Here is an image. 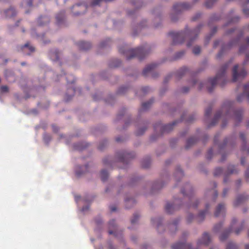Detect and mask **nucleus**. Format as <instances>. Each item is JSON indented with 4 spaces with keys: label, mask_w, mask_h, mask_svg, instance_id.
<instances>
[{
    "label": "nucleus",
    "mask_w": 249,
    "mask_h": 249,
    "mask_svg": "<svg viewBox=\"0 0 249 249\" xmlns=\"http://www.w3.org/2000/svg\"><path fill=\"white\" fill-rule=\"evenodd\" d=\"M246 58L245 61L243 62V64L244 65L247 64L248 61L249 60V53H247L246 55Z\"/></svg>",
    "instance_id": "nucleus-50"
},
{
    "label": "nucleus",
    "mask_w": 249,
    "mask_h": 249,
    "mask_svg": "<svg viewBox=\"0 0 249 249\" xmlns=\"http://www.w3.org/2000/svg\"><path fill=\"white\" fill-rule=\"evenodd\" d=\"M103 161L105 165H111L112 164V160L109 157L104 158Z\"/></svg>",
    "instance_id": "nucleus-35"
},
{
    "label": "nucleus",
    "mask_w": 249,
    "mask_h": 249,
    "mask_svg": "<svg viewBox=\"0 0 249 249\" xmlns=\"http://www.w3.org/2000/svg\"><path fill=\"white\" fill-rule=\"evenodd\" d=\"M185 52L184 51H181L180 52H178L177 53L176 58H179L181 57L182 56H183Z\"/></svg>",
    "instance_id": "nucleus-46"
},
{
    "label": "nucleus",
    "mask_w": 249,
    "mask_h": 249,
    "mask_svg": "<svg viewBox=\"0 0 249 249\" xmlns=\"http://www.w3.org/2000/svg\"><path fill=\"white\" fill-rule=\"evenodd\" d=\"M223 172V170L221 168H216L214 172V176H218L220 175Z\"/></svg>",
    "instance_id": "nucleus-36"
},
{
    "label": "nucleus",
    "mask_w": 249,
    "mask_h": 249,
    "mask_svg": "<svg viewBox=\"0 0 249 249\" xmlns=\"http://www.w3.org/2000/svg\"><path fill=\"white\" fill-rule=\"evenodd\" d=\"M243 228V226H242L241 228L235 230L234 231L235 233L236 234H238L240 233V232L242 231Z\"/></svg>",
    "instance_id": "nucleus-56"
},
{
    "label": "nucleus",
    "mask_w": 249,
    "mask_h": 249,
    "mask_svg": "<svg viewBox=\"0 0 249 249\" xmlns=\"http://www.w3.org/2000/svg\"><path fill=\"white\" fill-rule=\"evenodd\" d=\"M225 206L222 204H219L216 207L215 212L214 213V215L215 217H218L220 215L225 214Z\"/></svg>",
    "instance_id": "nucleus-17"
},
{
    "label": "nucleus",
    "mask_w": 249,
    "mask_h": 249,
    "mask_svg": "<svg viewBox=\"0 0 249 249\" xmlns=\"http://www.w3.org/2000/svg\"><path fill=\"white\" fill-rule=\"evenodd\" d=\"M211 240L210 235L206 232L203 233L202 237L198 240L197 245H201L208 246Z\"/></svg>",
    "instance_id": "nucleus-10"
},
{
    "label": "nucleus",
    "mask_w": 249,
    "mask_h": 249,
    "mask_svg": "<svg viewBox=\"0 0 249 249\" xmlns=\"http://www.w3.org/2000/svg\"><path fill=\"white\" fill-rule=\"evenodd\" d=\"M177 221L174 222L172 224L170 225L171 227L175 228L176 229L177 225Z\"/></svg>",
    "instance_id": "nucleus-58"
},
{
    "label": "nucleus",
    "mask_w": 249,
    "mask_h": 249,
    "mask_svg": "<svg viewBox=\"0 0 249 249\" xmlns=\"http://www.w3.org/2000/svg\"><path fill=\"white\" fill-rule=\"evenodd\" d=\"M188 71V69L186 68H182L180 69L177 73V77L178 78H181L184 74H185Z\"/></svg>",
    "instance_id": "nucleus-27"
},
{
    "label": "nucleus",
    "mask_w": 249,
    "mask_h": 249,
    "mask_svg": "<svg viewBox=\"0 0 249 249\" xmlns=\"http://www.w3.org/2000/svg\"><path fill=\"white\" fill-rule=\"evenodd\" d=\"M108 227L109 229L113 228L115 229L116 227L115 221L113 219L109 222Z\"/></svg>",
    "instance_id": "nucleus-41"
},
{
    "label": "nucleus",
    "mask_w": 249,
    "mask_h": 249,
    "mask_svg": "<svg viewBox=\"0 0 249 249\" xmlns=\"http://www.w3.org/2000/svg\"><path fill=\"white\" fill-rule=\"evenodd\" d=\"M243 13L247 16H249V9L244 8L243 10Z\"/></svg>",
    "instance_id": "nucleus-51"
},
{
    "label": "nucleus",
    "mask_w": 249,
    "mask_h": 249,
    "mask_svg": "<svg viewBox=\"0 0 249 249\" xmlns=\"http://www.w3.org/2000/svg\"><path fill=\"white\" fill-rule=\"evenodd\" d=\"M236 222V220L235 219H233L231 225V227L230 228V229L228 231L224 232L222 233V234L220 236V240L222 241H224L225 239H227V238L228 237L229 233L231 231L232 229H233V227L235 223Z\"/></svg>",
    "instance_id": "nucleus-14"
},
{
    "label": "nucleus",
    "mask_w": 249,
    "mask_h": 249,
    "mask_svg": "<svg viewBox=\"0 0 249 249\" xmlns=\"http://www.w3.org/2000/svg\"><path fill=\"white\" fill-rule=\"evenodd\" d=\"M0 90L2 92H7L8 90V88L6 86H3L1 87Z\"/></svg>",
    "instance_id": "nucleus-47"
},
{
    "label": "nucleus",
    "mask_w": 249,
    "mask_h": 249,
    "mask_svg": "<svg viewBox=\"0 0 249 249\" xmlns=\"http://www.w3.org/2000/svg\"><path fill=\"white\" fill-rule=\"evenodd\" d=\"M247 45H246L245 46H241L240 48V49H239L240 53L244 52V51L247 49L248 47L249 46V37H248L247 39Z\"/></svg>",
    "instance_id": "nucleus-31"
},
{
    "label": "nucleus",
    "mask_w": 249,
    "mask_h": 249,
    "mask_svg": "<svg viewBox=\"0 0 249 249\" xmlns=\"http://www.w3.org/2000/svg\"><path fill=\"white\" fill-rule=\"evenodd\" d=\"M181 193L185 197H187L190 201V204L187 205L189 207L196 208L197 206V200L194 199L193 196V190L192 187L189 184L185 185V188L181 190Z\"/></svg>",
    "instance_id": "nucleus-4"
},
{
    "label": "nucleus",
    "mask_w": 249,
    "mask_h": 249,
    "mask_svg": "<svg viewBox=\"0 0 249 249\" xmlns=\"http://www.w3.org/2000/svg\"><path fill=\"white\" fill-rule=\"evenodd\" d=\"M146 129V127H144V128H143L142 129H139V130H137V131L136 132L137 135H141L143 134Z\"/></svg>",
    "instance_id": "nucleus-43"
},
{
    "label": "nucleus",
    "mask_w": 249,
    "mask_h": 249,
    "mask_svg": "<svg viewBox=\"0 0 249 249\" xmlns=\"http://www.w3.org/2000/svg\"><path fill=\"white\" fill-rule=\"evenodd\" d=\"M64 18V13L63 12L59 13L56 17L58 24L60 23Z\"/></svg>",
    "instance_id": "nucleus-30"
},
{
    "label": "nucleus",
    "mask_w": 249,
    "mask_h": 249,
    "mask_svg": "<svg viewBox=\"0 0 249 249\" xmlns=\"http://www.w3.org/2000/svg\"><path fill=\"white\" fill-rule=\"evenodd\" d=\"M222 227V224L221 223H219L216 225H215L214 227V230L215 231H217L219 230V229H220L221 227Z\"/></svg>",
    "instance_id": "nucleus-48"
},
{
    "label": "nucleus",
    "mask_w": 249,
    "mask_h": 249,
    "mask_svg": "<svg viewBox=\"0 0 249 249\" xmlns=\"http://www.w3.org/2000/svg\"><path fill=\"white\" fill-rule=\"evenodd\" d=\"M209 206L208 204L206 205V210L200 212L196 217L197 222H200L203 221L204 219L205 215L207 213Z\"/></svg>",
    "instance_id": "nucleus-21"
},
{
    "label": "nucleus",
    "mask_w": 249,
    "mask_h": 249,
    "mask_svg": "<svg viewBox=\"0 0 249 249\" xmlns=\"http://www.w3.org/2000/svg\"><path fill=\"white\" fill-rule=\"evenodd\" d=\"M124 89H125L124 87H121L120 89H119V92L120 93H123L124 92Z\"/></svg>",
    "instance_id": "nucleus-62"
},
{
    "label": "nucleus",
    "mask_w": 249,
    "mask_h": 249,
    "mask_svg": "<svg viewBox=\"0 0 249 249\" xmlns=\"http://www.w3.org/2000/svg\"><path fill=\"white\" fill-rule=\"evenodd\" d=\"M240 138L244 142H245V135L243 133H241L240 134Z\"/></svg>",
    "instance_id": "nucleus-52"
},
{
    "label": "nucleus",
    "mask_w": 249,
    "mask_h": 249,
    "mask_svg": "<svg viewBox=\"0 0 249 249\" xmlns=\"http://www.w3.org/2000/svg\"><path fill=\"white\" fill-rule=\"evenodd\" d=\"M34 0H23L22 2V6L23 7H30L32 6Z\"/></svg>",
    "instance_id": "nucleus-28"
},
{
    "label": "nucleus",
    "mask_w": 249,
    "mask_h": 249,
    "mask_svg": "<svg viewBox=\"0 0 249 249\" xmlns=\"http://www.w3.org/2000/svg\"><path fill=\"white\" fill-rule=\"evenodd\" d=\"M50 56L51 58L53 61L58 60L59 59V53L57 51L51 52L50 53Z\"/></svg>",
    "instance_id": "nucleus-25"
},
{
    "label": "nucleus",
    "mask_w": 249,
    "mask_h": 249,
    "mask_svg": "<svg viewBox=\"0 0 249 249\" xmlns=\"http://www.w3.org/2000/svg\"><path fill=\"white\" fill-rule=\"evenodd\" d=\"M156 66L157 64L155 63L147 65L143 70L142 74L145 76H147L148 73L152 72L153 70Z\"/></svg>",
    "instance_id": "nucleus-18"
},
{
    "label": "nucleus",
    "mask_w": 249,
    "mask_h": 249,
    "mask_svg": "<svg viewBox=\"0 0 249 249\" xmlns=\"http://www.w3.org/2000/svg\"><path fill=\"white\" fill-rule=\"evenodd\" d=\"M191 5L188 3H177L175 4L173 7V12L176 14H178L183 10L189 9Z\"/></svg>",
    "instance_id": "nucleus-7"
},
{
    "label": "nucleus",
    "mask_w": 249,
    "mask_h": 249,
    "mask_svg": "<svg viewBox=\"0 0 249 249\" xmlns=\"http://www.w3.org/2000/svg\"><path fill=\"white\" fill-rule=\"evenodd\" d=\"M130 55L127 56V59L129 60L133 57H137L140 60L143 59L147 55L149 52L147 47H139L130 51Z\"/></svg>",
    "instance_id": "nucleus-5"
},
{
    "label": "nucleus",
    "mask_w": 249,
    "mask_h": 249,
    "mask_svg": "<svg viewBox=\"0 0 249 249\" xmlns=\"http://www.w3.org/2000/svg\"><path fill=\"white\" fill-rule=\"evenodd\" d=\"M216 31H217V28L216 27H214L213 29L212 32L210 34V36L207 37V38H206V42L207 44L209 42V41L210 40L211 37L216 32Z\"/></svg>",
    "instance_id": "nucleus-32"
},
{
    "label": "nucleus",
    "mask_w": 249,
    "mask_h": 249,
    "mask_svg": "<svg viewBox=\"0 0 249 249\" xmlns=\"http://www.w3.org/2000/svg\"><path fill=\"white\" fill-rule=\"evenodd\" d=\"M221 118L223 119L231 118L238 123L242 120V111L240 110H235L230 103H228V105L225 104L222 107L221 110L217 112L210 126L214 125Z\"/></svg>",
    "instance_id": "nucleus-2"
},
{
    "label": "nucleus",
    "mask_w": 249,
    "mask_h": 249,
    "mask_svg": "<svg viewBox=\"0 0 249 249\" xmlns=\"http://www.w3.org/2000/svg\"><path fill=\"white\" fill-rule=\"evenodd\" d=\"M108 173L105 170H103L101 172V178L103 181H105L108 178Z\"/></svg>",
    "instance_id": "nucleus-29"
},
{
    "label": "nucleus",
    "mask_w": 249,
    "mask_h": 249,
    "mask_svg": "<svg viewBox=\"0 0 249 249\" xmlns=\"http://www.w3.org/2000/svg\"><path fill=\"white\" fill-rule=\"evenodd\" d=\"M177 176H178L179 178L182 177L183 176V171L180 168H178L177 169L175 173V177L176 178Z\"/></svg>",
    "instance_id": "nucleus-34"
},
{
    "label": "nucleus",
    "mask_w": 249,
    "mask_h": 249,
    "mask_svg": "<svg viewBox=\"0 0 249 249\" xmlns=\"http://www.w3.org/2000/svg\"><path fill=\"white\" fill-rule=\"evenodd\" d=\"M150 164V160H148L146 161V163L145 164L144 163V161H142V166L143 168H147L149 167Z\"/></svg>",
    "instance_id": "nucleus-42"
},
{
    "label": "nucleus",
    "mask_w": 249,
    "mask_h": 249,
    "mask_svg": "<svg viewBox=\"0 0 249 249\" xmlns=\"http://www.w3.org/2000/svg\"><path fill=\"white\" fill-rule=\"evenodd\" d=\"M228 67V65L225 64L221 68L215 77L209 79L208 83L211 86V87L208 88V90L209 92L213 91V89L214 88L215 86L220 81H223L225 79V74Z\"/></svg>",
    "instance_id": "nucleus-3"
},
{
    "label": "nucleus",
    "mask_w": 249,
    "mask_h": 249,
    "mask_svg": "<svg viewBox=\"0 0 249 249\" xmlns=\"http://www.w3.org/2000/svg\"><path fill=\"white\" fill-rule=\"evenodd\" d=\"M245 96L249 100V83L245 85L243 93L238 96L237 100L239 102H241ZM247 126L249 127V122L248 123Z\"/></svg>",
    "instance_id": "nucleus-11"
},
{
    "label": "nucleus",
    "mask_w": 249,
    "mask_h": 249,
    "mask_svg": "<svg viewBox=\"0 0 249 249\" xmlns=\"http://www.w3.org/2000/svg\"><path fill=\"white\" fill-rule=\"evenodd\" d=\"M237 172V170L235 166H232V165H230L228 167L227 171L225 173V176H227L231 175V174H235ZM224 181L225 182H227L226 177H225Z\"/></svg>",
    "instance_id": "nucleus-20"
},
{
    "label": "nucleus",
    "mask_w": 249,
    "mask_h": 249,
    "mask_svg": "<svg viewBox=\"0 0 249 249\" xmlns=\"http://www.w3.org/2000/svg\"><path fill=\"white\" fill-rule=\"evenodd\" d=\"M178 122L176 121L173 122L172 124H169L164 125H161V124H157L154 126L156 130L160 128L161 133H168L171 131L173 126L177 124Z\"/></svg>",
    "instance_id": "nucleus-8"
},
{
    "label": "nucleus",
    "mask_w": 249,
    "mask_h": 249,
    "mask_svg": "<svg viewBox=\"0 0 249 249\" xmlns=\"http://www.w3.org/2000/svg\"><path fill=\"white\" fill-rule=\"evenodd\" d=\"M242 150H243V151H247V152L248 153H249V148L246 149V148H245V147L244 146H243L242 147Z\"/></svg>",
    "instance_id": "nucleus-64"
},
{
    "label": "nucleus",
    "mask_w": 249,
    "mask_h": 249,
    "mask_svg": "<svg viewBox=\"0 0 249 249\" xmlns=\"http://www.w3.org/2000/svg\"><path fill=\"white\" fill-rule=\"evenodd\" d=\"M213 150L212 148H211L209 150L207 155V158L208 159H211L213 155Z\"/></svg>",
    "instance_id": "nucleus-44"
},
{
    "label": "nucleus",
    "mask_w": 249,
    "mask_h": 249,
    "mask_svg": "<svg viewBox=\"0 0 249 249\" xmlns=\"http://www.w3.org/2000/svg\"><path fill=\"white\" fill-rule=\"evenodd\" d=\"M52 127H53V131L54 132H57L58 131V128L55 125H53L52 126Z\"/></svg>",
    "instance_id": "nucleus-63"
},
{
    "label": "nucleus",
    "mask_w": 249,
    "mask_h": 249,
    "mask_svg": "<svg viewBox=\"0 0 249 249\" xmlns=\"http://www.w3.org/2000/svg\"><path fill=\"white\" fill-rule=\"evenodd\" d=\"M191 245L184 242H178L172 246V249H191Z\"/></svg>",
    "instance_id": "nucleus-12"
},
{
    "label": "nucleus",
    "mask_w": 249,
    "mask_h": 249,
    "mask_svg": "<svg viewBox=\"0 0 249 249\" xmlns=\"http://www.w3.org/2000/svg\"><path fill=\"white\" fill-rule=\"evenodd\" d=\"M139 217V215L138 214H134L133 218L131 220V222L132 224H135L137 221L138 220Z\"/></svg>",
    "instance_id": "nucleus-39"
},
{
    "label": "nucleus",
    "mask_w": 249,
    "mask_h": 249,
    "mask_svg": "<svg viewBox=\"0 0 249 249\" xmlns=\"http://www.w3.org/2000/svg\"><path fill=\"white\" fill-rule=\"evenodd\" d=\"M70 77H71L72 78L71 80H68V77H67V82L68 83H73L75 82V79L74 78V77L72 76V75H70Z\"/></svg>",
    "instance_id": "nucleus-49"
},
{
    "label": "nucleus",
    "mask_w": 249,
    "mask_h": 249,
    "mask_svg": "<svg viewBox=\"0 0 249 249\" xmlns=\"http://www.w3.org/2000/svg\"><path fill=\"white\" fill-rule=\"evenodd\" d=\"M245 176L247 181H248V179L249 178V169H248L246 171Z\"/></svg>",
    "instance_id": "nucleus-53"
},
{
    "label": "nucleus",
    "mask_w": 249,
    "mask_h": 249,
    "mask_svg": "<svg viewBox=\"0 0 249 249\" xmlns=\"http://www.w3.org/2000/svg\"><path fill=\"white\" fill-rule=\"evenodd\" d=\"M197 141V139L194 137H191L189 138L187 141L186 145V148H189L191 146L195 143Z\"/></svg>",
    "instance_id": "nucleus-26"
},
{
    "label": "nucleus",
    "mask_w": 249,
    "mask_h": 249,
    "mask_svg": "<svg viewBox=\"0 0 249 249\" xmlns=\"http://www.w3.org/2000/svg\"><path fill=\"white\" fill-rule=\"evenodd\" d=\"M201 27L200 25L197 28L193 30H189L188 28H186L185 31L181 32H171L169 33L173 39V44L174 45L182 43L186 39L189 40L187 44V47L191 46L192 43L197 37L198 31Z\"/></svg>",
    "instance_id": "nucleus-1"
},
{
    "label": "nucleus",
    "mask_w": 249,
    "mask_h": 249,
    "mask_svg": "<svg viewBox=\"0 0 249 249\" xmlns=\"http://www.w3.org/2000/svg\"><path fill=\"white\" fill-rule=\"evenodd\" d=\"M226 249H237V248L235 244L230 242L228 244Z\"/></svg>",
    "instance_id": "nucleus-37"
},
{
    "label": "nucleus",
    "mask_w": 249,
    "mask_h": 249,
    "mask_svg": "<svg viewBox=\"0 0 249 249\" xmlns=\"http://www.w3.org/2000/svg\"><path fill=\"white\" fill-rule=\"evenodd\" d=\"M17 12L13 7H10L5 10L3 13L0 12V14L2 18H11L16 16Z\"/></svg>",
    "instance_id": "nucleus-9"
},
{
    "label": "nucleus",
    "mask_w": 249,
    "mask_h": 249,
    "mask_svg": "<svg viewBox=\"0 0 249 249\" xmlns=\"http://www.w3.org/2000/svg\"><path fill=\"white\" fill-rule=\"evenodd\" d=\"M108 233L109 234H114L115 236H117L116 231H113L112 230H109V231H108Z\"/></svg>",
    "instance_id": "nucleus-57"
},
{
    "label": "nucleus",
    "mask_w": 249,
    "mask_h": 249,
    "mask_svg": "<svg viewBox=\"0 0 249 249\" xmlns=\"http://www.w3.org/2000/svg\"><path fill=\"white\" fill-rule=\"evenodd\" d=\"M249 198V196L245 194L239 195L235 200L234 205L236 206H238L245 201L246 200L248 199Z\"/></svg>",
    "instance_id": "nucleus-16"
},
{
    "label": "nucleus",
    "mask_w": 249,
    "mask_h": 249,
    "mask_svg": "<svg viewBox=\"0 0 249 249\" xmlns=\"http://www.w3.org/2000/svg\"><path fill=\"white\" fill-rule=\"evenodd\" d=\"M77 45L79 47V48L81 50L86 51L90 49L91 47V45L89 42H84V41H80L78 44Z\"/></svg>",
    "instance_id": "nucleus-19"
},
{
    "label": "nucleus",
    "mask_w": 249,
    "mask_h": 249,
    "mask_svg": "<svg viewBox=\"0 0 249 249\" xmlns=\"http://www.w3.org/2000/svg\"><path fill=\"white\" fill-rule=\"evenodd\" d=\"M189 90V89L187 87H183L182 89V92L183 93H187Z\"/></svg>",
    "instance_id": "nucleus-55"
},
{
    "label": "nucleus",
    "mask_w": 249,
    "mask_h": 249,
    "mask_svg": "<svg viewBox=\"0 0 249 249\" xmlns=\"http://www.w3.org/2000/svg\"><path fill=\"white\" fill-rule=\"evenodd\" d=\"M50 21V19L49 17L47 16L40 17L38 19V23L39 25L42 26L44 25Z\"/></svg>",
    "instance_id": "nucleus-24"
},
{
    "label": "nucleus",
    "mask_w": 249,
    "mask_h": 249,
    "mask_svg": "<svg viewBox=\"0 0 249 249\" xmlns=\"http://www.w3.org/2000/svg\"><path fill=\"white\" fill-rule=\"evenodd\" d=\"M178 207H177L175 204H170L167 203L165 206V211L168 213H171L173 212L174 210L178 209Z\"/></svg>",
    "instance_id": "nucleus-22"
},
{
    "label": "nucleus",
    "mask_w": 249,
    "mask_h": 249,
    "mask_svg": "<svg viewBox=\"0 0 249 249\" xmlns=\"http://www.w3.org/2000/svg\"><path fill=\"white\" fill-rule=\"evenodd\" d=\"M219 40L215 41L214 42V43H213V47L214 48L217 47V46L219 45Z\"/></svg>",
    "instance_id": "nucleus-61"
},
{
    "label": "nucleus",
    "mask_w": 249,
    "mask_h": 249,
    "mask_svg": "<svg viewBox=\"0 0 249 249\" xmlns=\"http://www.w3.org/2000/svg\"><path fill=\"white\" fill-rule=\"evenodd\" d=\"M20 49L26 55L30 54L31 53L35 51V48L33 46H30L29 43L21 46Z\"/></svg>",
    "instance_id": "nucleus-13"
},
{
    "label": "nucleus",
    "mask_w": 249,
    "mask_h": 249,
    "mask_svg": "<svg viewBox=\"0 0 249 249\" xmlns=\"http://www.w3.org/2000/svg\"><path fill=\"white\" fill-rule=\"evenodd\" d=\"M194 216L193 214H189L187 218V220L188 223H190L192 221V220L194 219Z\"/></svg>",
    "instance_id": "nucleus-45"
},
{
    "label": "nucleus",
    "mask_w": 249,
    "mask_h": 249,
    "mask_svg": "<svg viewBox=\"0 0 249 249\" xmlns=\"http://www.w3.org/2000/svg\"><path fill=\"white\" fill-rule=\"evenodd\" d=\"M237 42H238V39H236V40H234L233 41H232L231 42H230L227 45L223 46L222 47V49L221 50L220 52L217 55V58H220L221 57V56L222 55V54H223L224 50L226 49H230L232 46H233L235 44H236L237 43Z\"/></svg>",
    "instance_id": "nucleus-15"
},
{
    "label": "nucleus",
    "mask_w": 249,
    "mask_h": 249,
    "mask_svg": "<svg viewBox=\"0 0 249 249\" xmlns=\"http://www.w3.org/2000/svg\"><path fill=\"white\" fill-rule=\"evenodd\" d=\"M212 108L211 107H208L205 112V116L206 117H208L210 116L211 112H212Z\"/></svg>",
    "instance_id": "nucleus-40"
},
{
    "label": "nucleus",
    "mask_w": 249,
    "mask_h": 249,
    "mask_svg": "<svg viewBox=\"0 0 249 249\" xmlns=\"http://www.w3.org/2000/svg\"><path fill=\"white\" fill-rule=\"evenodd\" d=\"M238 65H236L232 69V81L236 82L240 78H244L247 75V71L244 68L241 70L239 72H238Z\"/></svg>",
    "instance_id": "nucleus-6"
},
{
    "label": "nucleus",
    "mask_w": 249,
    "mask_h": 249,
    "mask_svg": "<svg viewBox=\"0 0 249 249\" xmlns=\"http://www.w3.org/2000/svg\"><path fill=\"white\" fill-rule=\"evenodd\" d=\"M200 17V14H197L193 18L192 20L193 21H195Z\"/></svg>",
    "instance_id": "nucleus-59"
},
{
    "label": "nucleus",
    "mask_w": 249,
    "mask_h": 249,
    "mask_svg": "<svg viewBox=\"0 0 249 249\" xmlns=\"http://www.w3.org/2000/svg\"><path fill=\"white\" fill-rule=\"evenodd\" d=\"M228 192V190L227 189H225L223 190V194H222L223 197H225L226 196Z\"/></svg>",
    "instance_id": "nucleus-60"
},
{
    "label": "nucleus",
    "mask_w": 249,
    "mask_h": 249,
    "mask_svg": "<svg viewBox=\"0 0 249 249\" xmlns=\"http://www.w3.org/2000/svg\"><path fill=\"white\" fill-rule=\"evenodd\" d=\"M142 90L144 93H146L149 90V88L148 87H145L142 88Z\"/></svg>",
    "instance_id": "nucleus-54"
},
{
    "label": "nucleus",
    "mask_w": 249,
    "mask_h": 249,
    "mask_svg": "<svg viewBox=\"0 0 249 249\" xmlns=\"http://www.w3.org/2000/svg\"><path fill=\"white\" fill-rule=\"evenodd\" d=\"M216 0H207L205 2L206 7L211 8Z\"/></svg>",
    "instance_id": "nucleus-33"
},
{
    "label": "nucleus",
    "mask_w": 249,
    "mask_h": 249,
    "mask_svg": "<svg viewBox=\"0 0 249 249\" xmlns=\"http://www.w3.org/2000/svg\"><path fill=\"white\" fill-rule=\"evenodd\" d=\"M153 103V100L150 99L149 101L143 103L142 105V108L140 110V112L142 111H145L148 109L151 106V104Z\"/></svg>",
    "instance_id": "nucleus-23"
},
{
    "label": "nucleus",
    "mask_w": 249,
    "mask_h": 249,
    "mask_svg": "<svg viewBox=\"0 0 249 249\" xmlns=\"http://www.w3.org/2000/svg\"><path fill=\"white\" fill-rule=\"evenodd\" d=\"M193 52L195 54H198L200 53V48L199 46H195L193 50Z\"/></svg>",
    "instance_id": "nucleus-38"
}]
</instances>
